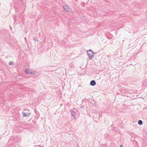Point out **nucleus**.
<instances>
[{"label": "nucleus", "instance_id": "obj_8", "mask_svg": "<svg viewBox=\"0 0 147 147\" xmlns=\"http://www.w3.org/2000/svg\"><path fill=\"white\" fill-rule=\"evenodd\" d=\"M33 39L35 41H37V40L36 37H34L33 38Z\"/></svg>", "mask_w": 147, "mask_h": 147}, {"label": "nucleus", "instance_id": "obj_1", "mask_svg": "<svg viewBox=\"0 0 147 147\" xmlns=\"http://www.w3.org/2000/svg\"><path fill=\"white\" fill-rule=\"evenodd\" d=\"M89 59H92L94 57V52H93L91 49L87 51Z\"/></svg>", "mask_w": 147, "mask_h": 147}, {"label": "nucleus", "instance_id": "obj_4", "mask_svg": "<svg viewBox=\"0 0 147 147\" xmlns=\"http://www.w3.org/2000/svg\"><path fill=\"white\" fill-rule=\"evenodd\" d=\"M96 82L94 80H92L90 82V84L92 86H94L96 85Z\"/></svg>", "mask_w": 147, "mask_h": 147}, {"label": "nucleus", "instance_id": "obj_2", "mask_svg": "<svg viewBox=\"0 0 147 147\" xmlns=\"http://www.w3.org/2000/svg\"><path fill=\"white\" fill-rule=\"evenodd\" d=\"M25 73L27 74H34L30 70H29L27 69L25 70Z\"/></svg>", "mask_w": 147, "mask_h": 147}, {"label": "nucleus", "instance_id": "obj_15", "mask_svg": "<svg viewBox=\"0 0 147 147\" xmlns=\"http://www.w3.org/2000/svg\"><path fill=\"white\" fill-rule=\"evenodd\" d=\"M40 147H44V146H40Z\"/></svg>", "mask_w": 147, "mask_h": 147}, {"label": "nucleus", "instance_id": "obj_11", "mask_svg": "<svg viewBox=\"0 0 147 147\" xmlns=\"http://www.w3.org/2000/svg\"><path fill=\"white\" fill-rule=\"evenodd\" d=\"M119 147H123V146L121 144V145Z\"/></svg>", "mask_w": 147, "mask_h": 147}, {"label": "nucleus", "instance_id": "obj_5", "mask_svg": "<svg viewBox=\"0 0 147 147\" xmlns=\"http://www.w3.org/2000/svg\"><path fill=\"white\" fill-rule=\"evenodd\" d=\"M23 114V116L24 117H26L28 116L29 114H30V113H26L25 112H23L22 113Z\"/></svg>", "mask_w": 147, "mask_h": 147}, {"label": "nucleus", "instance_id": "obj_14", "mask_svg": "<svg viewBox=\"0 0 147 147\" xmlns=\"http://www.w3.org/2000/svg\"><path fill=\"white\" fill-rule=\"evenodd\" d=\"M38 146H40H40H40V145H38Z\"/></svg>", "mask_w": 147, "mask_h": 147}, {"label": "nucleus", "instance_id": "obj_12", "mask_svg": "<svg viewBox=\"0 0 147 147\" xmlns=\"http://www.w3.org/2000/svg\"><path fill=\"white\" fill-rule=\"evenodd\" d=\"M24 40H26V37H25L24 38Z\"/></svg>", "mask_w": 147, "mask_h": 147}, {"label": "nucleus", "instance_id": "obj_9", "mask_svg": "<svg viewBox=\"0 0 147 147\" xmlns=\"http://www.w3.org/2000/svg\"><path fill=\"white\" fill-rule=\"evenodd\" d=\"M13 63L12 62H10L9 63V65H13Z\"/></svg>", "mask_w": 147, "mask_h": 147}, {"label": "nucleus", "instance_id": "obj_13", "mask_svg": "<svg viewBox=\"0 0 147 147\" xmlns=\"http://www.w3.org/2000/svg\"><path fill=\"white\" fill-rule=\"evenodd\" d=\"M36 110H34V111L35 113H36Z\"/></svg>", "mask_w": 147, "mask_h": 147}, {"label": "nucleus", "instance_id": "obj_3", "mask_svg": "<svg viewBox=\"0 0 147 147\" xmlns=\"http://www.w3.org/2000/svg\"><path fill=\"white\" fill-rule=\"evenodd\" d=\"M64 9L66 11H69V7L66 5L63 6Z\"/></svg>", "mask_w": 147, "mask_h": 147}, {"label": "nucleus", "instance_id": "obj_10", "mask_svg": "<svg viewBox=\"0 0 147 147\" xmlns=\"http://www.w3.org/2000/svg\"><path fill=\"white\" fill-rule=\"evenodd\" d=\"M84 106H82L80 107L81 108H84Z\"/></svg>", "mask_w": 147, "mask_h": 147}, {"label": "nucleus", "instance_id": "obj_7", "mask_svg": "<svg viewBox=\"0 0 147 147\" xmlns=\"http://www.w3.org/2000/svg\"><path fill=\"white\" fill-rule=\"evenodd\" d=\"M138 123L140 125H141L143 123V121L142 120H140L138 121Z\"/></svg>", "mask_w": 147, "mask_h": 147}, {"label": "nucleus", "instance_id": "obj_6", "mask_svg": "<svg viewBox=\"0 0 147 147\" xmlns=\"http://www.w3.org/2000/svg\"><path fill=\"white\" fill-rule=\"evenodd\" d=\"M71 113L72 115V116L74 117V118H75V112L73 110L71 111Z\"/></svg>", "mask_w": 147, "mask_h": 147}]
</instances>
